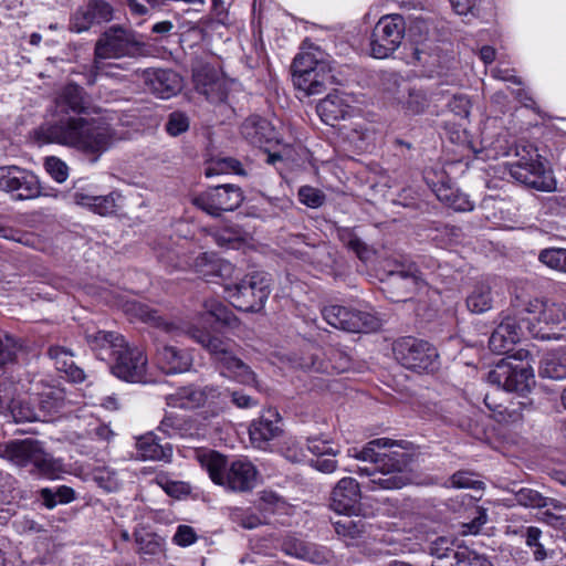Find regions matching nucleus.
Returning <instances> with one entry per match:
<instances>
[{"instance_id":"1","label":"nucleus","mask_w":566,"mask_h":566,"mask_svg":"<svg viewBox=\"0 0 566 566\" xmlns=\"http://www.w3.org/2000/svg\"><path fill=\"white\" fill-rule=\"evenodd\" d=\"M98 114L84 87L71 82L54 98V119L42 123L32 132L40 144H57L76 149L96 163L118 139L115 129L85 116Z\"/></svg>"},{"instance_id":"2","label":"nucleus","mask_w":566,"mask_h":566,"mask_svg":"<svg viewBox=\"0 0 566 566\" xmlns=\"http://www.w3.org/2000/svg\"><path fill=\"white\" fill-rule=\"evenodd\" d=\"M395 443L388 438H378L367 442L361 449L348 450L349 457L369 463L358 467V473L371 476V490H396L409 483L410 478L406 470L411 455L399 450L382 451Z\"/></svg>"},{"instance_id":"3","label":"nucleus","mask_w":566,"mask_h":566,"mask_svg":"<svg viewBox=\"0 0 566 566\" xmlns=\"http://www.w3.org/2000/svg\"><path fill=\"white\" fill-rule=\"evenodd\" d=\"M184 333L210 354L221 375L243 385L255 382V374L233 354L232 340L211 334L208 329L197 325H189Z\"/></svg>"},{"instance_id":"4","label":"nucleus","mask_w":566,"mask_h":566,"mask_svg":"<svg viewBox=\"0 0 566 566\" xmlns=\"http://www.w3.org/2000/svg\"><path fill=\"white\" fill-rule=\"evenodd\" d=\"M198 460L213 483L233 492H248L255 486L258 471L247 460H235L230 465L227 458L217 451H202Z\"/></svg>"},{"instance_id":"5","label":"nucleus","mask_w":566,"mask_h":566,"mask_svg":"<svg viewBox=\"0 0 566 566\" xmlns=\"http://www.w3.org/2000/svg\"><path fill=\"white\" fill-rule=\"evenodd\" d=\"M94 55L95 67L98 69V60L146 56L148 46L137 32L115 24L99 35L95 42Z\"/></svg>"},{"instance_id":"6","label":"nucleus","mask_w":566,"mask_h":566,"mask_svg":"<svg viewBox=\"0 0 566 566\" xmlns=\"http://www.w3.org/2000/svg\"><path fill=\"white\" fill-rule=\"evenodd\" d=\"M291 71L294 86L306 96L321 94L335 83L329 63L310 52L297 54Z\"/></svg>"},{"instance_id":"7","label":"nucleus","mask_w":566,"mask_h":566,"mask_svg":"<svg viewBox=\"0 0 566 566\" xmlns=\"http://www.w3.org/2000/svg\"><path fill=\"white\" fill-rule=\"evenodd\" d=\"M0 458L21 468L31 465L30 472L32 473L49 475L56 468L53 458L44 450L42 442L32 438L0 443Z\"/></svg>"},{"instance_id":"8","label":"nucleus","mask_w":566,"mask_h":566,"mask_svg":"<svg viewBox=\"0 0 566 566\" xmlns=\"http://www.w3.org/2000/svg\"><path fill=\"white\" fill-rule=\"evenodd\" d=\"M518 159L509 165L510 176L517 182L544 192H551L556 188V181L552 170L547 169L541 160V155L533 147H523L517 151Z\"/></svg>"},{"instance_id":"9","label":"nucleus","mask_w":566,"mask_h":566,"mask_svg":"<svg viewBox=\"0 0 566 566\" xmlns=\"http://www.w3.org/2000/svg\"><path fill=\"white\" fill-rule=\"evenodd\" d=\"M271 277L264 272L247 274L240 282L228 285L226 291L231 304L243 312H259L271 292Z\"/></svg>"},{"instance_id":"10","label":"nucleus","mask_w":566,"mask_h":566,"mask_svg":"<svg viewBox=\"0 0 566 566\" xmlns=\"http://www.w3.org/2000/svg\"><path fill=\"white\" fill-rule=\"evenodd\" d=\"M392 353L401 366L416 373H433L439 368L437 348L427 340L400 337L394 342Z\"/></svg>"},{"instance_id":"11","label":"nucleus","mask_w":566,"mask_h":566,"mask_svg":"<svg viewBox=\"0 0 566 566\" xmlns=\"http://www.w3.org/2000/svg\"><path fill=\"white\" fill-rule=\"evenodd\" d=\"M488 381L506 391L524 395L534 385V375L530 364L523 360L522 353L518 352V356L502 358L489 371Z\"/></svg>"},{"instance_id":"12","label":"nucleus","mask_w":566,"mask_h":566,"mask_svg":"<svg viewBox=\"0 0 566 566\" xmlns=\"http://www.w3.org/2000/svg\"><path fill=\"white\" fill-rule=\"evenodd\" d=\"M406 24L400 14L380 18L370 36V52L376 59L389 57L401 44Z\"/></svg>"},{"instance_id":"13","label":"nucleus","mask_w":566,"mask_h":566,"mask_svg":"<svg viewBox=\"0 0 566 566\" xmlns=\"http://www.w3.org/2000/svg\"><path fill=\"white\" fill-rule=\"evenodd\" d=\"M166 402L172 408L197 409L203 406L222 411L226 406V395L218 387L188 385L177 388L166 397Z\"/></svg>"},{"instance_id":"14","label":"nucleus","mask_w":566,"mask_h":566,"mask_svg":"<svg viewBox=\"0 0 566 566\" xmlns=\"http://www.w3.org/2000/svg\"><path fill=\"white\" fill-rule=\"evenodd\" d=\"M243 199V191L239 186L222 184L199 193L192 199V203L208 214L219 217L222 212L239 208Z\"/></svg>"},{"instance_id":"15","label":"nucleus","mask_w":566,"mask_h":566,"mask_svg":"<svg viewBox=\"0 0 566 566\" xmlns=\"http://www.w3.org/2000/svg\"><path fill=\"white\" fill-rule=\"evenodd\" d=\"M322 314L331 326L350 333H368L380 326L379 319L373 314L345 306H325Z\"/></svg>"},{"instance_id":"16","label":"nucleus","mask_w":566,"mask_h":566,"mask_svg":"<svg viewBox=\"0 0 566 566\" xmlns=\"http://www.w3.org/2000/svg\"><path fill=\"white\" fill-rule=\"evenodd\" d=\"M0 190L15 193L18 200H29L42 193L38 177L18 166L0 167Z\"/></svg>"},{"instance_id":"17","label":"nucleus","mask_w":566,"mask_h":566,"mask_svg":"<svg viewBox=\"0 0 566 566\" xmlns=\"http://www.w3.org/2000/svg\"><path fill=\"white\" fill-rule=\"evenodd\" d=\"M111 373L127 382H145L147 357L137 347L127 344L114 356L111 363Z\"/></svg>"},{"instance_id":"18","label":"nucleus","mask_w":566,"mask_h":566,"mask_svg":"<svg viewBox=\"0 0 566 566\" xmlns=\"http://www.w3.org/2000/svg\"><path fill=\"white\" fill-rule=\"evenodd\" d=\"M113 18L114 8L111 3L105 0H90L72 14L69 29L82 33L88 31L93 24L107 23Z\"/></svg>"},{"instance_id":"19","label":"nucleus","mask_w":566,"mask_h":566,"mask_svg":"<svg viewBox=\"0 0 566 566\" xmlns=\"http://www.w3.org/2000/svg\"><path fill=\"white\" fill-rule=\"evenodd\" d=\"M361 492L358 482L353 478H343L331 493V507L344 515H358Z\"/></svg>"},{"instance_id":"20","label":"nucleus","mask_w":566,"mask_h":566,"mask_svg":"<svg viewBox=\"0 0 566 566\" xmlns=\"http://www.w3.org/2000/svg\"><path fill=\"white\" fill-rule=\"evenodd\" d=\"M241 136L251 145L268 149L279 143L274 126L259 115H251L244 119L240 127Z\"/></svg>"},{"instance_id":"21","label":"nucleus","mask_w":566,"mask_h":566,"mask_svg":"<svg viewBox=\"0 0 566 566\" xmlns=\"http://www.w3.org/2000/svg\"><path fill=\"white\" fill-rule=\"evenodd\" d=\"M148 88L160 98H169L181 90L180 76L171 70L148 69L143 72Z\"/></svg>"},{"instance_id":"22","label":"nucleus","mask_w":566,"mask_h":566,"mask_svg":"<svg viewBox=\"0 0 566 566\" xmlns=\"http://www.w3.org/2000/svg\"><path fill=\"white\" fill-rule=\"evenodd\" d=\"M524 323V319L517 322L515 317H505L490 336V349L499 355L509 353L520 340Z\"/></svg>"},{"instance_id":"23","label":"nucleus","mask_w":566,"mask_h":566,"mask_svg":"<svg viewBox=\"0 0 566 566\" xmlns=\"http://www.w3.org/2000/svg\"><path fill=\"white\" fill-rule=\"evenodd\" d=\"M281 549L286 555L313 564L327 563L331 557V552L326 547L292 536H287L282 541Z\"/></svg>"},{"instance_id":"24","label":"nucleus","mask_w":566,"mask_h":566,"mask_svg":"<svg viewBox=\"0 0 566 566\" xmlns=\"http://www.w3.org/2000/svg\"><path fill=\"white\" fill-rule=\"evenodd\" d=\"M85 339L96 357L104 361L113 360L114 356L126 345L124 337L115 332H87Z\"/></svg>"},{"instance_id":"25","label":"nucleus","mask_w":566,"mask_h":566,"mask_svg":"<svg viewBox=\"0 0 566 566\" xmlns=\"http://www.w3.org/2000/svg\"><path fill=\"white\" fill-rule=\"evenodd\" d=\"M316 112L325 124L335 126L336 123L350 115L352 106L344 94L335 92L319 101Z\"/></svg>"},{"instance_id":"26","label":"nucleus","mask_w":566,"mask_h":566,"mask_svg":"<svg viewBox=\"0 0 566 566\" xmlns=\"http://www.w3.org/2000/svg\"><path fill=\"white\" fill-rule=\"evenodd\" d=\"M25 350L23 338L0 329V378L13 370L19 364V355Z\"/></svg>"},{"instance_id":"27","label":"nucleus","mask_w":566,"mask_h":566,"mask_svg":"<svg viewBox=\"0 0 566 566\" xmlns=\"http://www.w3.org/2000/svg\"><path fill=\"white\" fill-rule=\"evenodd\" d=\"M156 361L158 367L168 375L185 373L192 365L189 353L170 345H164L157 349Z\"/></svg>"},{"instance_id":"28","label":"nucleus","mask_w":566,"mask_h":566,"mask_svg":"<svg viewBox=\"0 0 566 566\" xmlns=\"http://www.w3.org/2000/svg\"><path fill=\"white\" fill-rule=\"evenodd\" d=\"M65 407V391L59 387H48L36 395L38 418L48 422L57 417Z\"/></svg>"},{"instance_id":"29","label":"nucleus","mask_w":566,"mask_h":566,"mask_svg":"<svg viewBox=\"0 0 566 566\" xmlns=\"http://www.w3.org/2000/svg\"><path fill=\"white\" fill-rule=\"evenodd\" d=\"M279 413L275 410H269L266 415H262L254 420L249 429L252 443L263 449L265 444L281 433L279 427Z\"/></svg>"},{"instance_id":"30","label":"nucleus","mask_w":566,"mask_h":566,"mask_svg":"<svg viewBox=\"0 0 566 566\" xmlns=\"http://www.w3.org/2000/svg\"><path fill=\"white\" fill-rule=\"evenodd\" d=\"M417 285V276L406 271H398L389 273L387 280L384 282V292L387 297L392 302H406L409 300L408 295Z\"/></svg>"},{"instance_id":"31","label":"nucleus","mask_w":566,"mask_h":566,"mask_svg":"<svg viewBox=\"0 0 566 566\" xmlns=\"http://www.w3.org/2000/svg\"><path fill=\"white\" fill-rule=\"evenodd\" d=\"M49 358L54 361L55 369L63 373L67 380L72 382H82L85 380V374L73 360V353L62 346L53 345L46 352Z\"/></svg>"},{"instance_id":"32","label":"nucleus","mask_w":566,"mask_h":566,"mask_svg":"<svg viewBox=\"0 0 566 566\" xmlns=\"http://www.w3.org/2000/svg\"><path fill=\"white\" fill-rule=\"evenodd\" d=\"M136 447L144 460L169 462L172 457V447L169 443L161 444L151 432L139 437Z\"/></svg>"},{"instance_id":"33","label":"nucleus","mask_w":566,"mask_h":566,"mask_svg":"<svg viewBox=\"0 0 566 566\" xmlns=\"http://www.w3.org/2000/svg\"><path fill=\"white\" fill-rule=\"evenodd\" d=\"M533 307H539L537 321L545 325L560 326L566 328V305L564 303H555L548 301H536L531 304Z\"/></svg>"},{"instance_id":"34","label":"nucleus","mask_w":566,"mask_h":566,"mask_svg":"<svg viewBox=\"0 0 566 566\" xmlns=\"http://www.w3.org/2000/svg\"><path fill=\"white\" fill-rule=\"evenodd\" d=\"M513 495V501L518 505L531 509H543L548 506L549 497L543 496L538 491L520 486L518 483L513 482L509 489Z\"/></svg>"},{"instance_id":"35","label":"nucleus","mask_w":566,"mask_h":566,"mask_svg":"<svg viewBox=\"0 0 566 566\" xmlns=\"http://www.w3.org/2000/svg\"><path fill=\"white\" fill-rule=\"evenodd\" d=\"M437 198L455 211H470L474 208L468 196L453 189L449 184L441 182L434 189Z\"/></svg>"},{"instance_id":"36","label":"nucleus","mask_w":566,"mask_h":566,"mask_svg":"<svg viewBox=\"0 0 566 566\" xmlns=\"http://www.w3.org/2000/svg\"><path fill=\"white\" fill-rule=\"evenodd\" d=\"M137 553L143 556H157L164 552L165 539L156 533L144 528L134 533Z\"/></svg>"},{"instance_id":"37","label":"nucleus","mask_w":566,"mask_h":566,"mask_svg":"<svg viewBox=\"0 0 566 566\" xmlns=\"http://www.w3.org/2000/svg\"><path fill=\"white\" fill-rule=\"evenodd\" d=\"M407 95L402 94L397 97L398 103L401 105L406 113L411 115H418L423 113L430 104L428 94L416 87H408L406 90Z\"/></svg>"},{"instance_id":"38","label":"nucleus","mask_w":566,"mask_h":566,"mask_svg":"<svg viewBox=\"0 0 566 566\" xmlns=\"http://www.w3.org/2000/svg\"><path fill=\"white\" fill-rule=\"evenodd\" d=\"M538 375L554 380L566 378V358L558 353H547L543 356Z\"/></svg>"},{"instance_id":"39","label":"nucleus","mask_w":566,"mask_h":566,"mask_svg":"<svg viewBox=\"0 0 566 566\" xmlns=\"http://www.w3.org/2000/svg\"><path fill=\"white\" fill-rule=\"evenodd\" d=\"M205 315L214 318L217 323L230 328H237L240 325L239 318L233 312L217 300H208L203 303Z\"/></svg>"},{"instance_id":"40","label":"nucleus","mask_w":566,"mask_h":566,"mask_svg":"<svg viewBox=\"0 0 566 566\" xmlns=\"http://www.w3.org/2000/svg\"><path fill=\"white\" fill-rule=\"evenodd\" d=\"M467 307L471 313L482 314L492 307L491 287L488 284L479 283L474 285L467 296Z\"/></svg>"},{"instance_id":"41","label":"nucleus","mask_w":566,"mask_h":566,"mask_svg":"<svg viewBox=\"0 0 566 566\" xmlns=\"http://www.w3.org/2000/svg\"><path fill=\"white\" fill-rule=\"evenodd\" d=\"M193 81L197 92L207 98H211L214 90L220 86L216 71L209 66L197 70L193 73Z\"/></svg>"},{"instance_id":"42","label":"nucleus","mask_w":566,"mask_h":566,"mask_svg":"<svg viewBox=\"0 0 566 566\" xmlns=\"http://www.w3.org/2000/svg\"><path fill=\"white\" fill-rule=\"evenodd\" d=\"M539 520L554 528H566V505L549 499L548 506L541 513Z\"/></svg>"},{"instance_id":"43","label":"nucleus","mask_w":566,"mask_h":566,"mask_svg":"<svg viewBox=\"0 0 566 566\" xmlns=\"http://www.w3.org/2000/svg\"><path fill=\"white\" fill-rule=\"evenodd\" d=\"M335 532L345 537L357 538L365 532V524L361 518L354 520L352 515L344 517L333 523Z\"/></svg>"},{"instance_id":"44","label":"nucleus","mask_w":566,"mask_h":566,"mask_svg":"<svg viewBox=\"0 0 566 566\" xmlns=\"http://www.w3.org/2000/svg\"><path fill=\"white\" fill-rule=\"evenodd\" d=\"M538 260L553 270L566 273V249H544L539 252Z\"/></svg>"},{"instance_id":"45","label":"nucleus","mask_w":566,"mask_h":566,"mask_svg":"<svg viewBox=\"0 0 566 566\" xmlns=\"http://www.w3.org/2000/svg\"><path fill=\"white\" fill-rule=\"evenodd\" d=\"M9 408L15 422L41 421L38 418L36 407L31 406L28 401L13 399Z\"/></svg>"},{"instance_id":"46","label":"nucleus","mask_w":566,"mask_h":566,"mask_svg":"<svg viewBox=\"0 0 566 566\" xmlns=\"http://www.w3.org/2000/svg\"><path fill=\"white\" fill-rule=\"evenodd\" d=\"M380 83L384 91L394 95L396 99L405 94L408 88L403 77L395 71H384L380 75Z\"/></svg>"},{"instance_id":"47","label":"nucleus","mask_w":566,"mask_h":566,"mask_svg":"<svg viewBox=\"0 0 566 566\" xmlns=\"http://www.w3.org/2000/svg\"><path fill=\"white\" fill-rule=\"evenodd\" d=\"M190 119L188 115L180 111L170 113L167 117L165 129L168 135L177 137L189 129Z\"/></svg>"},{"instance_id":"48","label":"nucleus","mask_w":566,"mask_h":566,"mask_svg":"<svg viewBox=\"0 0 566 566\" xmlns=\"http://www.w3.org/2000/svg\"><path fill=\"white\" fill-rule=\"evenodd\" d=\"M188 429L189 426L187 419L172 413L165 416L158 427V430L163 431L168 437L176 434L182 436Z\"/></svg>"},{"instance_id":"49","label":"nucleus","mask_w":566,"mask_h":566,"mask_svg":"<svg viewBox=\"0 0 566 566\" xmlns=\"http://www.w3.org/2000/svg\"><path fill=\"white\" fill-rule=\"evenodd\" d=\"M472 549L467 546H458L448 558L433 560L431 566H471Z\"/></svg>"},{"instance_id":"50","label":"nucleus","mask_w":566,"mask_h":566,"mask_svg":"<svg viewBox=\"0 0 566 566\" xmlns=\"http://www.w3.org/2000/svg\"><path fill=\"white\" fill-rule=\"evenodd\" d=\"M136 312L138 316L146 323L163 327L168 333L179 332L178 327H176L172 323L166 322L155 310H151L145 305H138L136 307Z\"/></svg>"},{"instance_id":"51","label":"nucleus","mask_w":566,"mask_h":566,"mask_svg":"<svg viewBox=\"0 0 566 566\" xmlns=\"http://www.w3.org/2000/svg\"><path fill=\"white\" fill-rule=\"evenodd\" d=\"M223 172H233L237 175H245L244 169L242 168V164L232 157H226L218 159L212 168H208L206 170L207 176H211L213 174H223Z\"/></svg>"},{"instance_id":"52","label":"nucleus","mask_w":566,"mask_h":566,"mask_svg":"<svg viewBox=\"0 0 566 566\" xmlns=\"http://www.w3.org/2000/svg\"><path fill=\"white\" fill-rule=\"evenodd\" d=\"M44 168L48 174L59 184L64 182L69 177L67 165L55 156L45 158Z\"/></svg>"},{"instance_id":"53","label":"nucleus","mask_w":566,"mask_h":566,"mask_svg":"<svg viewBox=\"0 0 566 566\" xmlns=\"http://www.w3.org/2000/svg\"><path fill=\"white\" fill-rule=\"evenodd\" d=\"M298 199L303 205L310 208H318L324 205L326 196L317 188L303 186L298 189Z\"/></svg>"},{"instance_id":"54","label":"nucleus","mask_w":566,"mask_h":566,"mask_svg":"<svg viewBox=\"0 0 566 566\" xmlns=\"http://www.w3.org/2000/svg\"><path fill=\"white\" fill-rule=\"evenodd\" d=\"M196 268L198 271L207 274H220L222 270H230L231 265L229 263H222L220 261L208 260V254L203 253L196 259Z\"/></svg>"},{"instance_id":"55","label":"nucleus","mask_w":566,"mask_h":566,"mask_svg":"<svg viewBox=\"0 0 566 566\" xmlns=\"http://www.w3.org/2000/svg\"><path fill=\"white\" fill-rule=\"evenodd\" d=\"M116 196L114 192L106 196H96L91 202V209L101 216H106L115 212Z\"/></svg>"},{"instance_id":"56","label":"nucleus","mask_w":566,"mask_h":566,"mask_svg":"<svg viewBox=\"0 0 566 566\" xmlns=\"http://www.w3.org/2000/svg\"><path fill=\"white\" fill-rule=\"evenodd\" d=\"M457 548L452 547V543L447 537H438L428 546L430 555L434 556V560L448 558Z\"/></svg>"},{"instance_id":"57","label":"nucleus","mask_w":566,"mask_h":566,"mask_svg":"<svg viewBox=\"0 0 566 566\" xmlns=\"http://www.w3.org/2000/svg\"><path fill=\"white\" fill-rule=\"evenodd\" d=\"M451 484L459 489H480L482 482L473 479V473L469 471H458L450 478Z\"/></svg>"},{"instance_id":"58","label":"nucleus","mask_w":566,"mask_h":566,"mask_svg":"<svg viewBox=\"0 0 566 566\" xmlns=\"http://www.w3.org/2000/svg\"><path fill=\"white\" fill-rule=\"evenodd\" d=\"M300 367L304 370L325 373L327 371V365L321 358L317 353L306 354L301 357Z\"/></svg>"},{"instance_id":"59","label":"nucleus","mask_w":566,"mask_h":566,"mask_svg":"<svg viewBox=\"0 0 566 566\" xmlns=\"http://www.w3.org/2000/svg\"><path fill=\"white\" fill-rule=\"evenodd\" d=\"M240 238V229L233 226L224 227L216 233V241L220 247H233V242Z\"/></svg>"},{"instance_id":"60","label":"nucleus","mask_w":566,"mask_h":566,"mask_svg":"<svg viewBox=\"0 0 566 566\" xmlns=\"http://www.w3.org/2000/svg\"><path fill=\"white\" fill-rule=\"evenodd\" d=\"M307 449L316 457H335L339 452L338 450H334L329 447L327 441H321L317 438L307 439Z\"/></svg>"},{"instance_id":"61","label":"nucleus","mask_w":566,"mask_h":566,"mask_svg":"<svg viewBox=\"0 0 566 566\" xmlns=\"http://www.w3.org/2000/svg\"><path fill=\"white\" fill-rule=\"evenodd\" d=\"M197 539L195 530L189 525H179L175 535L174 542L179 546H189Z\"/></svg>"},{"instance_id":"62","label":"nucleus","mask_w":566,"mask_h":566,"mask_svg":"<svg viewBox=\"0 0 566 566\" xmlns=\"http://www.w3.org/2000/svg\"><path fill=\"white\" fill-rule=\"evenodd\" d=\"M222 394L226 395V398L228 396H230L232 403L234 406H237L238 408H241V409L252 408V407H255L258 405V400H255L251 396L245 395V394H243L242 391H239V390H234V391H231V392H222Z\"/></svg>"},{"instance_id":"63","label":"nucleus","mask_w":566,"mask_h":566,"mask_svg":"<svg viewBox=\"0 0 566 566\" xmlns=\"http://www.w3.org/2000/svg\"><path fill=\"white\" fill-rule=\"evenodd\" d=\"M450 109L461 117H467L470 113V101L465 96L454 95L449 102Z\"/></svg>"},{"instance_id":"64","label":"nucleus","mask_w":566,"mask_h":566,"mask_svg":"<svg viewBox=\"0 0 566 566\" xmlns=\"http://www.w3.org/2000/svg\"><path fill=\"white\" fill-rule=\"evenodd\" d=\"M310 465L322 473H333L337 469V461L333 458L317 457L310 461Z\"/></svg>"}]
</instances>
